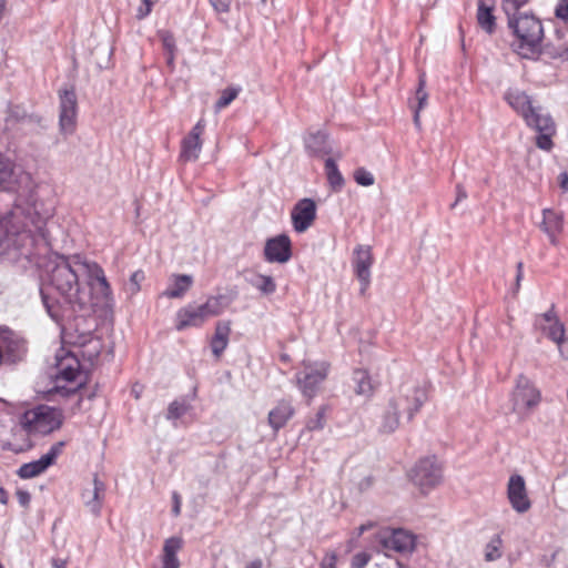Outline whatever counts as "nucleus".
Wrapping results in <instances>:
<instances>
[{
    "mask_svg": "<svg viewBox=\"0 0 568 568\" xmlns=\"http://www.w3.org/2000/svg\"><path fill=\"white\" fill-rule=\"evenodd\" d=\"M329 365L326 362L303 363V368L296 374L297 384L304 396H315L318 386L327 377Z\"/></svg>",
    "mask_w": 568,
    "mask_h": 568,
    "instance_id": "obj_9",
    "label": "nucleus"
},
{
    "mask_svg": "<svg viewBox=\"0 0 568 568\" xmlns=\"http://www.w3.org/2000/svg\"><path fill=\"white\" fill-rule=\"evenodd\" d=\"M555 14L558 19L564 21L568 20V2L567 0H560L556 7Z\"/></svg>",
    "mask_w": 568,
    "mask_h": 568,
    "instance_id": "obj_51",
    "label": "nucleus"
},
{
    "mask_svg": "<svg viewBox=\"0 0 568 568\" xmlns=\"http://www.w3.org/2000/svg\"><path fill=\"white\" fill-rule=\"evenodd\" d=\"M558 349H559L560 355L565 359H568V345L564 346V344H561L560 346H558Z\"/></svg>",
    "mask_w": 568,
    "mask_h": 568,
    "instance_id": "obj_62",
    "label": "nucleus"
},
{
    "mask_svg": "<svg viewBox=\"0 0 568 568\" xmlns=\"http://www.w3.org/2000/svg\"><path fill=\"white\" fill-rule=\"evenodd\" d=\"M562 215L554 210L545 209L542 211V222L540 227L549 236L550 242L556 244V235L562 230Z\"/></svg>",
    "mask_w": 568,
    "mask_h": 568,
    "instance_id": "obj_25",
    "label": "nucleus"
},
{
    "mask_svg": "<svg viewBox=\"0 0 568 568\" xmlns=\"http://www.w3.org/2000/svg\"><path fill=\"white\" fill-rule=\"evenodd\" d=\"M172 511L174 514V516H178L180 515V511H181V499H180V496L178 493H173V508H172Z\"/></svg>",
    "mask_w": 568,
    "mask_h": 568,
    "instance_id": "obj_56",
    "label": "nucleus"
},
{
    "mask_svg": "<svg viewBox=\"0 0 568 568\" xmlns=\"http://www.w3.org/2000/svg\"><path fill=\"white\" fill-rule=\"evenodd\" d=\"M193 284V277L186 274L172 275V284L163 292L169 298H181Z\"/></svg>",
    "mask_w": 568,
    "mask_h": 568,
    "instance_id": "obj_29",
    "label": "nucleus"
},
{
    "mask_svg": "<svg viewBox=\"0 0 568 568\" xmlns=\"http://www.w3.org/2000/svg\"><path fill=\"white\" fill-rule=\"evenodd\" d=\"M4 118V130L12 131L18 125H26L30 131L44 128L43 118L37 113H29L21 104L8 103Z\"/></svg>",
    "mask_w": 568,
    "mask_h": 568,
    "instance_id": "obj_10",
    "label": "nucleus"
},
{
    "mask_svg": "<svg viewBox=\"0 0 568 568\" xmlns=\"http://www.w3.org/2000/svg\"><path fill=\"white\" fill-rule=\"evenodd\" d=\"M539 134L536 138V145L545 151H549L552 148V135L555 132H538Z\"/></svg>",
    "mask_w": 568,
    "mask_h": 568,
    "instance_id": "obj_48",
    "label": "nucleus"
},
{
    "mask_svg": "<svg viewBox=\"0 0 568 568\" xmlns=\"http://www.w3.org/2000/svg\"><path fill=\"white\" fill-rule=\"evenodd\" d=\"M63 446L64 442H58L53 444L49 452L41 456L39 459L22 464L18 468L17 475L21 479H30L43 474L50 466L55 463L58 456L62 452Z\"/></svg>",
    "mask_w": 568,
    "mask_h": 568,
    "instance_id": "obj_11",
    "label": "nucleus"
},
{
    "mask_svg": "<svg viewBox=\"0 0 568 568\" xmlns=\"http://www.w3.org/2000/svg\"><path fill=\"white\" fill-rule=\"evenodd\" d=\"M426 80L424 74L418 79V85L415 91L414 99L409 101V105L413 110L422 111L427 105L428 93L425 90Z\"/></svg>",
    "mask_w": 568,
    "mask_h": 568,
    "instance_id": "obj_39",
    "label": "nucleus"
},
{
    "mask_svg": "<svg viewBox=\"0 0 568 568\" xmlns=\"http://www.w3.org/2000/svg\"><path fill=\"white\" fill-rule=\"evenodd\" d=\"M40 294H41L43 306L45 307L48 315L57 324H60L64 317L63 306L57 298L50 296L43 288L40 291Z\"/></svg>",
    "mask_w": 568,
    "mask_h": 568,
    "instance_id": "obj_34",
    "label": "nucleus"
},
{
    "mask_svg": "<svg viewBox=\"0 0 568 568\" xmlns=\"http://www.w3.org/2000/svg\"><path fill=\"white\" fill-rule=\"evenodd\" d=\"M209 2L219 14L229 13L231 10L232 0H209Z\"/></svg>",
    "mask_w": 568,
    "mask_h": 568,
    "instance_id": "obj_49",
    "label": "nucleus"
},
{
    "mask_svg": "<svg viewBox=\"0 0 568 568\" xmlns=\"http://www.w3.org/2000/svg\"><path fill=\"white\" fill-rule=\"evenodd\" d=\"M414 111V124L416 125L417 129H420V111L418 110H413Z\"/></svg>",
    "mask_w": 568,
    "mask_h": 568,
    "instance_id": "obj_61",
    "label": "nucleus"
},
{
    "mask_svg": "<svg viewBox=\"0 0 568 568\" xmlns=\"http://www.w3.org/2000/svg\"><path fill=\"white\" fill-rule=\"evenodd\" d=\"M493 3L478 1L477 22L479 27L488 34H493L496 30V18L493 14Z\"/></svg>",
    "mask_w": 568,
    "mask_h": 568,
    "instance_id": "obj_31",
    "label": "nucleus"
},
{
    "mask_svg": "<svg viewBox=\"0 0 568 568\" xmlns=\"http://www.w3.org/2000/svg\"><path fill=\"white\" fill-rule=\"evenodd\" d=\"M152 11L151 7L144 6L143 3L140 4V7L136 10V18L139 20H142L146 18Z\"/></svg>",
    "mask_w": 568,
    "mask_h": 568,
    "instance_id": "obj_55",
    "label": "nucleus"
},
{
    "mask_svg": "<svg viewBox=\"0 0 568 568\" xmlns=\"http://www.w3.org/2000/svg\"><path fill=\"white\" fill-rule=\"evenodd\" d=\"M13 175V168L11 163L0 154V186L4 190L9 189L8 184L10 183Z\"/></svg>",
    "mask_w": 568,
    "mask_h": 568,
    "instance_id": "obj_42",
    "label": "nucleus"
},
{
    "mask_svg": "<svg viewBox=\"0 0 568 568\" xmlns=\"http://www.w3.org/2000/svg\"><path fill=\"white\" fill-rule=\"evenodd\" d=\"M507 496L511 507L519 514L530 509L531 503L527 495L525 479L521 475H511L508 481Z\"/></svg>",
    "mask_w": 568,
    "mask_h": 568,
    "instance_id": "obj_17",
    "label": "nucleus"
},
{
    "mask_svg": "<svg viewBox=\"0 0 568 568\" xmlns=\"http://www.w3.org/2000/svg\"><path fill=\"white\" fill-rule=\"evenodd\" d=\"M379 544L385 550L405 554L412 552L416 546L415 536L406 529H393L389 534L379 536Z\"/></svg>",
    "mask_w": 568,
    "mask_h": 568,
    "instance_id": "obj_14",
    "label": "nucleus"
},
{
    "mask_svg": "<svg viewBox=\"0 0 568 568\" xmlns=\"http://www.w3.org/2000/svg\"><path fill=\"white\" fill-rule=\"evenodd\" d=\"M8 500H9L8 491L3 487H0V504L7 505Z\"/></svg>",
    "mask_w": 568,
    "mask_h": 568,
    "instance_id": "obj_58",
    "label": "nucleus"
},
{
    "mask_svg": "<svg viewBox=\"0 0 568 568\" xmlns=\"http://www.w3.org/2000/svg\"><path fill=\"white\" fill-rule=\"evenodd\" d=\"M426 400L427 395L425 388L418 385H403L399 394L389 399L382 416L379 432L383 434H392L399 425L400 410H405L407 413V419L412 420Z\"/></svg>",
    "mask_w": 568,
    "mask_h": 568,
    "instance_id": "obj_4",
    "label": "nucleus"
},
{
    "mask_svg": "<svg viewBox=\"0 0 568 568\" xmlns=\"http://www.w3.org/2000/svg\"><path fill=\"white\" fill-rule=\"evenodd\" d=\"M529 0H503L501 9L508 17L523 16L520 9L528 3Z\"/></svg>",
    "mask_w": 568,
    "mask_h": 568,
    "instance_id": "obj_43",
    "label": "nucleus"
},
{
    "mask_svg": "<svg viewBox=\"0 0 568 568\" xmlns=\"http://www.w3.org/2000/svg\"><path fill=\"white\" fill-rule=\"evenodd\" d=\"M521 278H523V273L517 272V274H516V290L519 288Z\"/></svg>",
    "mask_w": 568,
    "mask_h": 568,
    "instance_id": "obj_64",
    "label": "nucleus"
},
{
    "mask_svg": "<svg viewBox=\"0 0 568 568\" xmlns=\"http://www.w3.org/2000/svg\"><path fill=\"white\" fill-rule=\"evenodd\" d=\"M49 284L63 297L73 312H90L92 310V296L90 292L81 287L80 276L85 274L88 262L80 261L78 255L67 257L57 255L48 263Z\"/></svg>",
    "mask_w": 568,
    "mask_h": 568,
    "instance_id": "obj_1",
    "label": "nucleus"
},
{
    "mask_svg": "<svg viewBox=\"0 0 568 568\" xmlns=\"http://www.w3.org/2000/svg\"><path fill=\"white\" fill-rule=\"evenodd\" d=\"M80 361L70 351L60 347L55 353V368L58 378L74 382L80 371Z\"/></svg>",
    "mask_w": 568,
    "mask_h": 568,
    "instance_id": "obj_19",
    "label": "nucleus"
},
{
    "mask_svg": "<svg viewBox=\"0 0 568 568\" xmlns=\"http://www.w3.org/2000/svg\"><path fill=\"white\" fill-rule=\"evenodd\" d=\"M371 560V555L367 552H357L353 556L352 567L353 568H364Z\"/></svg>",
    "mask_w": 568,
    "mask_h": 568,
    "instance_id": "obj_50",
    "label": "nucleus"
},
{
    "mask_svg": "<svg viewBox=\"0 0 568 568\" xmlns=\"http://www.w3.org/2000/svg\"><path fill=\"white\" fill-rule=\"evenodd\" d=\"M202 148L201 140L192 139L191 136H186L182 142V152L181 158L185 161L196 160L199 158V153Z\"/></svg>",
    "mask_w": 568,
    "mask_h": 568,
    "instance_id": "obj_38",
    "label": "nucleus"
},
{
    "mask_svg": "<svg viewBox=\"0 0 568 568\" xmlns=\"http://www.w3.org/2000/svg\"><path fill=\"white\" fill-rule=\"evenodd\" d=\"M354 180L358 185L371 186L375 182L374 175L364 168H358L354 171Z\"/></svg>",
    "mask_w": 568,
    "mask_h": 568,
    "instance_id": "obj_46",
    "label": "nucleus"
},
{
    "mask_svg": "<svg viewBox=\"0 0 568 568\" xmlns=\"http://www.w3.org/2000/svg\"><path fill=\"white\" fill-rule=\"evenodd\" d=\"M183 541L180 537H171L165 540L163 546V568H180V561L176 557L182 548Z\"/></svg>",
    "mask_w": 568,
    "mask_h": 568,
    "instance_id": "obj_30",
    "label": "nucleus"
},
{
    "mask_svg": "<svg viewBox=\"0 0 568 568\" xmlns=\"http://www.w3.org/2000/svg\"><path fill=\"white\" fill-rule=\"evenodd\" d=\"M305 148L314 156H322L332 152V148L328 144V134L323 130L310 132L305 138Z\"/></svg>",
    "mask_w": 568,
    "mask_h": 568,
    "instance_id": "obj_22",
    "label": "nucleus"
},
{
    "mask_svg": "<svg viewBox=\"0 0 568 568\" xmlns=\"http://www.w3.org/2000/svg\"><path fill=\"white\" fill-rule=\"evenodd\" d=\"M316 219V203L312 199L300 200L292 211L294 230L298 233L305 232Z\"/></svg>",
    "mask_w": 568,
    "mask_h": 568,
    "instance_id": "obj_18",
    "label": "nucleus"
},
{
    "mask_svg": "<svg viewBox=\"0 0 568 568\" xmlns=\"http://www.w3.org/2000/svg\"><path fill=\"white\" fill-rule=\"evenodd\" d=\"M409 476L412 481L426 493L442 483L443 468L435 456L424 457L412 468Z\"/></svg>",
    "mask_w": 568,
    "mask_h": 568,
    "instance_id": "obj_6",
    "label": "nucleus"
},
{
    "mask_svg": "<svg viewBox=\"0 0 568 568\" xmlns=\"http://www.w3.org/2000/svg\"><path fill=\"white\" fill-rule=\"evenodd\" d=\"M507 103L518 113L524 120L528 113L532 112L534 106L531 105L530 98L523 91L517 89H509L505 95Z\"/></svg>",
    "mask_w": 568,
    "mask_h": 568,
    "instance_id": "obj_24",
    "label": "nucleus"
},
{
    "mask_svg": "<svg viewBox=\"0 0 568 568\" xmlns=\"http://www.w3.org/2000/svg\"><path fill=\"white\" fill-rule=\"evenodd\" d=\"M0 349L2 362L17 364L27 357L28 341L8 326H0Z\"/></svg>",
    "mask_w": 568,
    "mask_h": 568,
    "instance_id": "obj_7",
    "label": "nucleus"
},
{
    "mask_svg": "<svg viewBox=\"0 0 568 568\" xmlns=\"http://www.w3.org/2000/svg\"><path fill=\"white\" fill-rule=\"evenodd\" d=\"M501 544V539L499 536H495L489 544L486 546L485 550V559L487 561H494L501 557V552L499 550V546Z\"/></svg>",
    "mask_w": 568,
    "mask_h": 568,
    "instance_id": "obj_44",
    "label": "nucleus"
},
{
    "mask_svg": "<svg viewBox=\"0 0 568 568\" xmlns=\"http://www.w3.org/2000/svg\"><path fill=\"white\" fill-rule=\"evenodd\" d=\"M230 325L227 323L219 322L215 327V334L211 341L212 353L220 357L221 354L227 346L229 343V334H230Z\"/></svg>",
    "mask_w": 568,
    "mask_h": 568,
    "instance_id": "obj_32",
    "label": "nucleus"
},
{
    "mask_svg": "<svg viewBox=\"0 0 568 568\" xmlns=\"http://www.w3.org/2000/svg\"><path fill=\"white\" fill-rule=\"evenodd\" d=\"M52 568H65V562L59 559H52Z\"/></svg>",
    "mask_w": 568,
    "mask_h": 568,
    "instance_id": "obj_63",
    "label": "nucleus"
},
{
    "mask_svg": "<svg viewBox=\"0 0 568 568\" xmlns=\"http://www.w3.org/2000/svg\"><path fill=\"white\" fill-rule=\"evenodd\" d=\"M535 326L558 346L565 343V325L558 318L554 305L544 314L536 316Z\"/></svg>",
    "mask_w": 568,
    "mask_h": 568,
    "instance_id": "obj_13",
    "label": "nucleus"
},
{
    "mask_svg": "<svg viewBox=\"0 0 568 568\" xmlns=\"http://www.w3.org/2000/svg\"><path fill=\"white\" fill-rule=\"evenodd\" d=\"M85 274L88 275V285L90 286L88 292L91 294L94 292L105 300V302L111 301L112 291L102 267L97 263H88Z\"/></svg>",
    "mask_w": 568,
    "mask_h": 568,
    "instance_id": "obj_20",
    "label": "nucleus"
},
{
    "mask_svg": "<svg viewBox=\"0 0 568 568\" xmlns=\"http://www.w3.org/2000/svg\"><path fill=\"white\" fill-rule=\"evenodd\" d=\"M105 491V485L102 480L99 479L98 475L93 477V489H88L82 493V498L85 501V505L90 507V510L99 516L101 511V499Z\"/></svg>",
    "mask_w": 568,
    "mask_h": 568,
    "instance_id": "obj_27",
    "label": "nucleus"
},
{
    "mask_svg": "<svg viewBox=\"0 0 568 568\" xmlns=\"http://www.w3.org/2000/svg\"><path fill=\"white\" fill-rule=\"evenodd\" d=\"M250 283L265 295H271L276 291L274 278L270 275L256 274L250 280Z\"/></svg>",
    "mask_w": 568,
    "mask_h": 568,
    "instance_id": "obj_40",
    "label": "nucleus"
},
{
    "mask_svg": "<svg viewBox=\"0 0 568 568\" xmlns=\"http://www.w3.org/2000/svg\"><path fill=\"white\" fill-rule=\"evenodd\" d=\"M59 97V128L62 134H72L77 125L78 99L73 85L61 88Z\"/></svg>",
    "mask_w": 568,
    "mask_h": 568,
    "instance_id": "obj_8",
    "label": "nucleus"
},
{
    "mask_svg": "<svg viewBox=\"0 0 568 568\" xmlns=\"http://www.w3.org/2000/svg\"><path fill=\"white\" fill-rule=\"evenodd\" d=\"M206 322L199 305L190 304L182 307L176 313L175 328L183 331L187 327H199Z\"/></svg>",
    "mask_w": 568,
    "mask_h": 568,
    "instance_id": "obj_21",
    "label": "nucleus"
},
{
    "mask_svg": "<svg viewBox=\"0 0 568 568\" xmlns=\"http://www.w3.org/2000/svg\"><path fill=\"white\" fill-rule=\"evenodd\" d=\"M374 258L372 254V247L368 245H358L354 250L353 267L361 283L359 293L365 294L371 284V267Z\"/></svg>",
    "mask_w": 568,
    "mask_h": 568,
    "instance_id": "obj_12",
    "label": "nucleus"
},
{
    "mask_svg": "<svg viewBox=\"0 0 568 568\" xmlns=\"http://www.w3.org/2000/svg\"><path fill=\"white\" fill-rule=\"evenodd\" d=\"M467 199V192L466 190L464 189V186L462 184H457L456 185V200L455 202L450 205L452 209L456 207L457 204Z\"/></svg>",
    "mask_w": 568,
    "mask_h": 568,
    "instance_id": "obj_54",
    "label": "nucleus"
},
{
    "mask_svg": "<svg viewBox=\"0 0 568 568\" xmlns=\"http://www.w3.org/2000/svg\"><path fill=\"white\" fill-rule=\"evenodd\" d=\"M292 257V242L288 235L278 234L266 241L264 258L268 263H286Z\"/></svg>",
    "mask_w": 568,
    "mask_h": 568,
    "instance_id": "obj_15",
    "label": "nucleus"
},
{
    "mask_svg": "<svg viewBox=\"0 0 568 568\" xmlns=\"http://www.w3.org/2000/svg\"><path fill=\"white\" fill-rule=\"evenodd\" d=\"M204 128H205L204 120L197 121V123L193 126V129L189 133V136H191L192 139L201 140L200 136L203 133Z\"/></svg>",
    "mask_w": 568,
    "mask_h": 568,
    "instance_id": "obj_53",
    "label": "nucleus"
},
{
    "mask_svg": "<svg viewBox=\"0 0 568 568\" xmlns=\"http://www.w3.org/2000/svg\"><path fill=\"white\" fill-rule=\"evenodd\" d=\"M293 415L294 408L291 403L281 400L273 409L270 410L268 424L276 433L286 425Z\"/></svg>",
    "mask_w": 568,
    "mask_h": 568,
    "instance_id": "obj_23",
    "label": "nucleus"
},
{
    "mask_svg": "<svg viewBox=\"0 0 568 568\" xmlns=\"http://www.w3.org/2000/svg\"><path fill=\"white\" fill-rule=\"evenodd\" d=\"M242 91L241 85L232 84L224 90L221 91L220 98L216 100L214 104V109L216 112L221 111L222 109L229 106L239 95V93Z\"/></svg>",
    "mask_w": 568,
    "mask_h": 568,
    "instance_id": "obj_37",
    "label": "nucleus"
},
{
    "mask_svg": "<svg viewBox=\"0 0 568 568\" xmlns=\"http://www.w3.org/2000/svg\"><path fill=\"white\" fill-rule=\"evenodd\" d=\"M325 172H326L328 184L332 187V190L335 192L341 191L345 184V180H344L342 173L339 172L334 159H332V158L326 159Z\"/></svg>",
    "mask_w": 568,
    "mask_h": 568,
    "instance_id": "obj_35",
    "label": "nucleus"
},
{
    "mask_svg": "<svg viewBox=\"0 0 568 568\" xmlns=\"http://www.w3.org/2000/svg\"><path fill=\"white\" fill-rule=\"evenodd\" d=\"M525 122L537 132H556L552 118L549 114L541 113L539 108H534L532 112L526 115Z\"/></svg>",
    "mask_w": 568,
    "mask_h": 568,
    "instance_id": "obj_28",
    "label": "nucleus"
},
{
    "mask_svg": "<svg viewBox=\"0 0 568 568\" xmlns=\"http://www.w3.org/2000/svg\"><path fill=\"white\" fill-rule=\"evenodd\" d=\"M49 251V240L42 227L36 231L20 226L17 216L10 212L0 215V254H14V258L29 262Z\"/></svg>",
    "mask_w": 568,
    "mask_h": 568,
    "instance_id": "obj_2",
    "label": "nucleus"
},
{
    "mask_svg": "<svg viewBox=\"0 0 568 568\" xmlns=\"http://www.w3.org/2000/svg\"><path fill=\"white\" fill-rule=\"evenodd\" d=\"M352 381L354 383V392L365 397H371L377 386V383L373 381L368 371L363 368L354 369Z\"/></svg>",
    "mask_w": 568,
    "mask_h": 568,
    "instance_id": "obj_26",
    "label": "nucleus"
},
{
    "mask_svg": "<svg viewBox=\"0 0 568 568\" xmlns=\"http://www.w3.org/2000/svg\"><path fill=\"white\" fill-rule=\"evenodd\" d=\"M507 27L515 37L513 45L520 57L535 60L540 55L545 33L541 21L535 14L508 17Z\"/></svg>",
    "mask_w": 568,
    "mask_h": 568,
    "instance_id": "obj_3",
    "label": "nucleus"
},
{
    "mask_svg": "<svg viewBox=\"0 0 568 568\" xmlns=\"http://www.w3.org/2000/svg\"><path fill=\"white\" fill-rule=\"evenodd\" d=\"M559 185L564 192H568V172L559 174Z\"/></svg>",
    "mask_w": 568,
    "mask_h": 568,
    "instance_id": "obj_57",
    "label": "nucleus"
},
{
    "mask_svg": "<svg viewBox=\"0 0 568 568\" xmlns=\"http://www.w3.org/2000/svg\"><path fill=\"white\" fill-rule=\"evenodd\" d=\"M63 423V414L60 409L47 405H39L24 412L20 417L22 428L31 434H50L59 429Z\"/></svg>",
    "mask_w": 568,
    "mask_h": 568,
    "instance_id": "obj_5",
    "label": "nucleus"
},
{
    "mask_svg": "<svg viewBox=\"0 0 568 568\" xmlns=\"http://www.w3.org/2000/svg\"><path fill=\"white\" fill-rule=\"evenodd\" d=\"M17 499L23 508H28L31 501V495L28 490L18 489L16 493Z\"/></svg>",
    "mask_w": 568,
    "mask_h": 568,
    "instance_id": "obj_52",
    "label": "nucleus"
},
{
    "mask_svg": "<svg viewBox=\"0 0 568 568\" xmlns=\"http://www.w3.org/2000/svg\"><path fill=\"white\" fill-rule=\"evenodd\" d=\"M325 425V407H321L315 417L314 418H311L308 422H307V428L310 430H320V429H323Z\"/></svg>",
    "mask_w": 568,
    "mask_h": 568,
    "instance_id": "obj_47",
    "label": "nucleus"
},
{
    "mask_svg": "<svg viewBox=\"0 0 568 568\" xmlns=\"http://www.w3.org/2000/svg\"><path fill=\"white\" fill-rule=\"evenodd\" d=\"M204 318L207 321L210 317L219 316L227 307L226 296L216 295L210 296L206 302L199 305Z\"/></svg>",
    "mask_w": 568,
    "mask_h": 568,
    "instance_id": "obj_33",
    "label": "nucleus"
},
{
    "mask_svg": "<svg viewBox=\"0 0 568 568\" xmlns=\"http://www.w3.org/2000/svg\"><path fill=\"white\" fill-rule=\"evenodd\" d=\"M373 527V524L372 523H368V524H364V525H361L358 528H357V536H361L363 535L366 530L371 529Z\"/></svg>",
    "mask_w": 568,
    "mask_h": 568,
    "instance_id": "obj_59",
    "label": "nucleus"
},
{
    "mask_svg": "<svg viewBox=\"0 0 568 568\" xmlns=\"http://www.w3.org/2000/svg\"><path fill=\"white\" fill-rule=\"evenodd\" d=\"M190 408L191 405L185 398L175 399L168 407L166 419L176 420L186 414Z\"/></svg>",
    "mask_w": 568,
    "mask_h": 568,
    "instance_id": "obj_41",
    "label": "nucleus"
},
{
    "mask_svg": "<svg viewBox=\"0 0 568 568\" xmlns=\"http://www.w3.org/2000/svg\"><path fill=\"white\" fill-rule=\"evenodd\" d=\"M158 37L161 40L168 65L173 67V60L178 51L174 36L168 30H160Z\"/></svg>",
    "mask_w": 568,
    "mask_h": 568,
    "instance_id": "obj_36",
    "label": "nucleus"
},
{
    "mask_svg": "<svg viewBox=\"0 0 568 568\" xmlns=\"http://www.w3.org/2000/svg\"><path fill=\"white\" fill-rule=\"evenodd\" d=\"M262 566H263L262 560L261 559H256V560H253L250 564H247L245 566V568H262Z\"/></svg>",
    "mask_w": 568,
    "mask_h": 568,
    "instance_id": "obj_60",
    "label": "nucleus"
},
{
    "mask_svg": "<svg viewBox=\"0 0 568 568\" xmlns=\"http://www.w3.org/2000/svg\"><path fill=\"white\" fill-rule=\"evenodd\" d=\"M540 394L534 387L531 382L524 375L517 379L516 388L513 393L514 410L521 408H531L539 403Z\"/></svg>",
    "mask_w": 568,
    "mask_h": 568,
    "instance_id": "obj_16",
    "label": "nucleus"
},
{
    "mask_svg": "<svg viewBox=\"0 0 568 568\" xmlns=\"http://www.w3.org/2000/svg\"><path fill=\"white\" fill-rule=\"evenodd\" d=\"M145 278L143 271L139 270L132 273L130 281L125 286V292L133 296L140 291V284Z\"/></svg>",
    "mask_w": 568,
    "mask_h": 568,
    "instance_id": "obj_45",
    "label": "nucleus"
}]
</instances>
